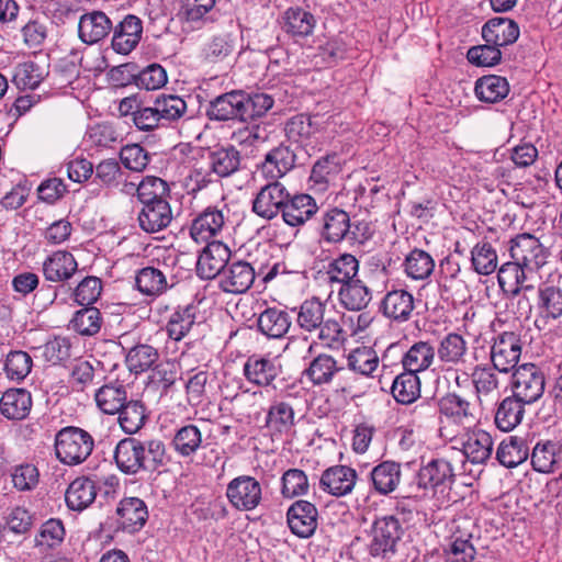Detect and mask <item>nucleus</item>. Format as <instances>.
Returning <instances> with one entry per match:
<instances>
[{"label": "nucleus", "instance_id": "1", "mask_svg": "<svg viewBox=\"0 0 562 562\" xmlns=\"http://www.w3.org/2000/svg\"><path fill=\"white\" fill-rule=\"evenodd\" d=\"M114 461L119 470L127 475L140 472L153 473L166 465V446L160 439L140 441L134 437L120 440L114 450Z\"/></svg>", "mask_w": 562, "mask_h": 562}, {"label": "nucleus", "instance_id": "2", "mask_svg": "<svg viewBox=\"0 0 562 562\" xmlns=\"http://www.w3.org/2000/svg\"><path fill=\"white\" fill-rule=\"evenodd\" d=\"M93 447V437L79 427H64L55 437L56 457L67 465H77L86 461L91 454Z\"/></svg>", "mask_w": 562, "mask_h": 562}, {"label": "nucleus", "instance_id": "3", "mask_svg": "<svg viewBox=\"0 0 562 562\" xmlns=\"http://www.w3.org/2000/svg\"><path fill=\"white\" fill-rule=\"evenodd\" d=\"M400 520L394 516L378 518L371 530L369 554L381 560H391L396 553V547L403 536Z\"/></svg>", "mask_w": 562, "mask_h": 562}, {"label": "nucleus", "instance_id": "4", "mask_svg": "<svg viewBox=\"0 0 562 562\" xmlns=\"http://www.w3.org/2000/svg\"><path fill=\"white\" fill-rule=\"evenodd\" d=\"M361 225L352 224L349 214L339 207L326 210L321 217L319 236L329 244H338L345 239L361 241L367 234H359Z\"/></svg>", "mask_w": 562, "mask_h": 562}, {"label": "nucleus", "instance_id": "5", "mask_svg": "<svg viewBox=\"0 0 562 562\" xmlns=\"http://www.w3.org/2000/svg\"><path fill=\"white\" fill-rule=\"evenodd\" d=\"M464 431L462 449H459L464 457L461 474H468L474 479L481 472V464L490 458L493 441L490 434L477 427Z\"/></svg>", "mask_w": 562, "mask_h": 562}, {"label": "nucleus", "instance_id": "6", "mask_svg": "<svg viewBox=\"0 0 562 562\" xmlns=\"http://www.w3.org/2000/svg\"><path fill=\"white\" fill-rule=\"evenodd\" d=\"M453 469L452 465L445 460H432L426 467H423L412 482V488L416 487L415 496L420 492L428 488L435 490L449 502L451 499L452 484H453Z\"/></svg>", "mask_w": 562, "mask_h": 562}, {"label": "nucleus", "instance_id": "7", "mask_svg": "<svg viewBox=\"0 0 562 562\" xmlns=\"http://www.w3.org/2000/svg\"><path fill=\"white\" fill-rule=\"evenodd\" d=\"M510 387L513 395L527 405L536 403L544 393L546 376L535 363H524L512 374Z\"/></svg>", "mask_w": 562, "mask_h": 562}, {"label": "nucleus", "instance_id": "8", "mask_svg": "<svg viewBox=\"0 0 562 562\" xmlns=\"http://www.w3.org/2000/svg\"><path fill=\"white\" fill-rule=\"evenodd\" d=\"M290 192L280 181H265L251 203V211L266 221L282 214Z\"/></svg>", "mask_w": 562, "mask_h": 562}, {"label": "nucleus", "instance_id": "9", "mask_svg": "<svg viewBox=\"0 0 562 562\" xmlns=\"http://www.w3.org/2000/svg\"><path fill=\"white\" fill-rule=\"evenodd\" d=\"M226 497L236 510L251 512L262 501V487L254 476L239 475L227 484Z\"/></svg>", "mask_w": 562, "mask_h": 562}, {"label": "nucleus", "instance_id": "10", "mask_svg": "<svg viewBox=\"0 0 562 562\" xmlns=\"http://www.w3.org/2000/svg\"><path fill=\"white\" fill-rule=\"evenodd\" d=\"M296 155L283 144L272 148L256 167V177L262 181H280L295 166Z\"/></svg>", "mask_w": 562, "mask_h": 562}, {"label": "nucleus", "instance_id": "11", "mask_svg": "<svg viewBox=\"0 0 562 562\" xmlns=\"http://www.w3.org/2000/svg\"><path fill=\"white\" fill-rule=\"evenodd\" d=\"M521 355L520 337L514 331H504L494 338L491 348L493 368L502 373H508L517 368Z\"/></svg>", "mask_w": 562, "mask_h": 562}, {"label": "nucleus", "instance_id": "12", "mask_svg": "<svg viewBox=\"0 0 562 562\" xmlns=\"http://www.w3.org/2000/svg\"><path fill=\"white\" fill-rule=\"evenodd\" d=\"M510 257L527 269H539L549 256L547 248L531 234H519L510 240Z\"/></svg>", "mask_w": 562, "mask_h": 562}, {"label": "nucleus", "instance_id": "13", "mask_svg": "<svg viewBox=\"0 0 562 562\" xmlns=\"http://www.w3.org/2000/svg\"><path fill=\"white\" fill-rule=\"evenodd\" d=\"M437 389L449 390L457 385V333H450L440 341L438 349Z\"/></svg>", "mask_w": 562, "mask_h": 562}, {"label": "nucleus", "instance_id": "14", "mask_svg": "<svg viewBox=\"0 0 562 562\" xmlns=\"http://www.w3.org/2000/svg\"><path fill=\"white\" fill-rule=\"evenodd\" d=\"M231 255V249L224 243H209L198 258V276L204 280L220 279L221 273L229 263Z\"/></svg>", "mask_w": 562, "mask_h": 562}, {"label": "nucleus", "instance_id": "15", "mask_svg": "<svg viewBox=\"0 0 562 562\" xmlns=\"http://www.w3.org/2000/svg\"><path fill=\"white\" fill-rule=\"evenodd\" d=\"M281 372L282 367L276 360L260 355L249 356L243 367L245 379L259 387L272 386Z\"/></svg>", "mask_w": 562, "mask_h": 562}, {"label": "nucleus", "instance_id": "16", "mask_svg": "<svg viewBox=\"0 0 562 562\" xmlns=\"http://www.w3.org/2000/svg\"><path fill=\"white\" fill-rule=\"evenodd\" d=\"M255 278L254 267L247 261L238 260L227 265L221 273L218 286L226 293L243 294L250 289Z\"/></svg>", "mask_w": 562, "mask_h": 562}, {"label": "nucleus", "instance_id": "17", "mask_svg": "<svg viewBox=\"0 0 562 562\" xmlns=\"http://www.w3.org/2000/svg\"><path fill=\"white\" fill-rule=\"evenodd\" d=\"M173 215L168 200H156L148 204H142L137 215L139 228L154 234L164 231L172 222Z\"/></svg>", "mask_w": 562, "mask_h": 562}, {"label": "nucleus", "instance_id": "18", "mask_svg": "<svg viewBox=\"0 0 562 562\" xmlns=\"http://www.w3.org/2000/svg\"><path fill=\"white\" fill-rule=\"evenodd\" d=\"M532 469L539 473H554L561 468L562 442L555 439L539 440L530 454Z\"/></svg>", "mask_w": 562, "mask_h": 562}, {"label": "nucleus", "instance_id": "19", "mask_svg": "<svg viewBox=\"0 0 562 562\" xmlns=\"http://www.w3.org/2000/svg\"><path fill=\"white\" fill-rule=\"evenodd\" d=\"M286 516L291 531L297 537L308 538L315 532L318 512L314 504L296 501L290 506Z\"/></svg>", "mask_w": 562, "mask_h": 562}, {"label": "nucleus", "instance_id": "20", "mask_svg": "<svg viewBox=\"0 0 562 562\" xmlns=\"http://www.w3.org/2000/svg\"><path fill=\"white\" fill-rule=\"evenodd\" d=\"M318 211V205L313 196L306 193L289 195L282 211L283 222L291 227L303 226Z\"/></svg>", "mask_w": 562, "mask_h": 562}, {"label": "nucleus", "instance_id": "21", "mask_svg": "<svg viewBox=\"0 0 562 562\" xmlns=\"http://www.w3.org/2000/svg\"><path fill=\"white\" fill-rule=\"evenodd\" d=\"M244 91L233 90L212 100L206 115L212 121L238 120L243 122Z\"/></svg>", "mask_w": 562, "mask_h": 562}, {"label": "nucleus", "instance_id": "22", "mask_svg": "<svg viewBox=\"0 0 562 562\" xmlns=\"http://www.w3.org/2000/svg\"><path fill=\"white\" fill-rule=\"evenodd\" d=\"M357 481V472L347 465H335L326 469L321 476V488L340 497L352 492Z\"/></svg>", "mask_w": 562, "mask_h": 562}, {"label": "nucleus", "instance_id": "23", "mask_svg": "<svg viewBox=\"0 0 562 562\" xmlns=\"http://www.w3.org/2000/svg\"><path fill=\"white\" fill-rule=\"evenodd\" d=\"M172 285V276L168 277L159 267L147 266L137 270L135 274V286L143 295L146 296H160Z\"/></svg>", "mask_w": 562, "mask_h": 562}, {"label": "nucleus", "instance_id": "24", "mask_svg": "<svg viewBox=\"0 0 562 562\" xmlns=\"http://www.w3.org/2000/svg\"><path fill=\"white\" fill-rule=\"evenodd\" d=\"M142 33V20L136 15L128 14L113 29V49L123 55L131 53L139 43Z\"/></svg>", "mask_w": 562, "mask_h": 562}, {"label": "nucleus", "instance_id": "25", "mask_svg": "<svg viewBox=\"0 0 562 562\" xmlns=\"http://www.w3.org/2000/svg\"><path fill=\"white\" fill-rule=\"evenodd\" d=\"M519 33L518 24L508 18L490 19L482 27V37L498 47L514 44Z\"/></svg>", "mask_w": 562, "mask_h": 562}, {"label": "nucleus", "instance_id": "26", "mask_svg": "<svg viewBox=\"0 0 562 562\" xmlns=\"http://www.w3.org/2000/svg\"><path fill=\"white\" fill-rule=\"evenodd\" d=\"M359 271V261L351 254H340L337 258L331 259L324 267V276L327 282L339 288L353 281Z\"/></svg>", "mask_w": 562, "mask_h": 562}, {"label": "nucleus", "instance_id": "27", "mask_svg": "<svg viewBox=\"0 0 562 562\" xmlns=\"http://www.w3.org/2000/svg\"><path fill=\"white\" fill-rule=\"evenodd\" d=\"M120 526L128 531H138L146 524L148 510L145 502L138 497H126L116 508Z\"/></svg>", "mask_w": 562, "mask_h": 562}, {"label": "nucleus", "instance_id": "28", "mask_svg": "<svg viewBox=\"0 0 562 562\" xmlns=\"http://www.w3.org/2000/svg\"><path fill=\"white\" fill-rule=\"evenodd\" d=\"M113 29L111 20L101 11L83 14L79 20L78 32L83 43L94 44L103 40Z\"/></svg>", "mask_w": 562, "mask_h": 562}, {"label": "nucleus", "instance_id": "29", "mask_svg": "<svg viewBox=\"0 0 562 562\" xmlns=\"http://www.w3.org/2000/svg\"><path fill=\"white\" fill-rule=\"evenodd\" d=\"M413 295L403 289L389 291L382 300L383 314L395 322H406L414 311Z\"/></svg>", "mask_w": 562, "mask_h": 562}, {"label": "nucleus", "instance_id": "30", "mask_svg": "<svg viewBox=\"0 0 562 562\" xmlns=\"http://www.w3.org/2000/svg\"><path fill=\"white\" fill-rule=\"evenodd\" d=\"M525 269L517 261L513 260L501 266L497 273L499 288L507 295L516 296L521 291H532L533 285L525 284L527 277Z\"/></svg>", "mask_w": 562, "mask_h": 562}, {"label": "nucleus", "instance_id": "31", "mask_svg": "<svg viewBox=\"0 0 562 562\" xmlns=\"http://www.w3.org/2000/svg\"><path fill=\"white\" fill-rule=\"evenodd\" d=\"M292 325L288 312L269 307L261 312L257 319L259 331L268 338L279 339L285 336Z\"/></svg>", "mask_w": 562, "mask_h": 562}, {"label": "nucleus", "instance_id": "32", "mask_svg": "<svg viewBox=\"0 0 562 562\" xmlns=\"http://www.w3.org/2000/svg\"><path fill=\"white\" fill-rule=\"evenodd\" d=\"M240 164V151L233 145L216 147L209 153L210 169L220 178H226L237 172Z\"/></svg>", "mask_w": 562, "mask_h": 562}, {"label": "nucleus", "instance_id": "33", "mask_svg": "<svg viewBox=\"0 0 562 562\" xmlns=\"http://www.w3.org/2000/svg\"><path fill=\"white\" fill-rule=\"evenodd\" d=\"M526 405L513 394L503 398L495 412L496 427L505 432L515 429L522 422Z\"/></svg>", "mask_w": 562, "mask_h": 562}, {"label": "nucleus", "instance_id": "34", "mask_svg": "<svg viewBox=\"0 0 562 562\" xmlns=\"http://www.w3.org/2000/svg\"><path fill=\"white\" fill-rule=\"evenodd\" d=\"M401 477V464L394 461H383L375 465L370 473L373 490L380 495H389L394 492Z\"/></svg>", "mask_w": 562, "mask_h": 562}, {"label": "nucleus", "instance_id": "35", "mask_svg": "<svg viewBox=\"0 0 562 562\" xmlns=\"http://www.w3.org/2000/svg\"><path fill=\"white\" fill-rule=\"evenodd\" d=\"M295 424L292 405L286 401H274L267 411L265 426L272 435H285Z\"/></svg>", "mask_w": 562, "mask_h": 562}, {"label": "nucleus", "instance_id": "36", "mask_svg": "<svg viewBox=\"0 0 562 562\" xmlns=\"http://www.w3.org/2000/svg\"><path fill=\"white\" fill-rule=\"evenodd\" d=\"M198 307L194 304L178 306L169 316L165 330L175 340H182L195 325Z\"/></svg>", "mask_w": 562, "mask_h": 562}, {"label": "nucleus", "instance_id": "37", "mask_svg": "<svg viewBox=\"0 0 562 562\" xmlns=\"http://www.w3.org/2000/svg\"><path fill=\"white\" fill-rule=\"evenodd\" d=\"M31 406V393L24 389H10L0 398V412L8 419L25 418Z\"/></svg>", "mask_w": 562, "mask_h": 562}, {"label": "nucleus", "instance_id": "38", "mask_svg": "<svg viewBox=\"0 0 562 562\" xmlns=\"http://www.w3.org/2000/svg\"><path fill=\"white\" fill-rule=\"evenodd\" d=\"M225 223L222 211L215 207H207L194 218L190 234L195 241H206L216 236Z\"/></svg>", "mask_w": 562, "mask_h": 562}, {"label": "nucleus", "instance_id": "39", "mask_svg": "<svg viewBox=\"0 0 562 562\" xmlns=\"http://www.w3.org/2000/svg\"><path fill=\"white\" fill-rule=\"evenodd\" d=\"M97 487L89 477H77L68 486L65 499L71 510L81 512L89 507L95 499Z\"/></svg>", "mask_w": 562, "mask_h": 562}, {"label": "nucleus", "instance_id": "40", "mask_svg": "<svg viewBox=\"0 0 562 562\" xmlns=\"http://www.w3.org/2000/svg\"><path fill=\"white\" fill-rule=\"evenodd\" d=\"M315 25V16L301 8H289L282 16V29L294 38L310 36Z\"/></svg>", "mask_w": 562, "mask_h": 562}, {"label": "nucleus", "instance_id": "41", "mask_svg": "<svg viewBox=\"0 0 562 562\" xmlns=\"http://www.w3.org/2000/svg\"><path fill=\"white\" fill-rule=\"evenodd\" d=\"M77 261L68 251H56L43 263V272L47 280L61 282L71 278L77 270Z\"/></svg>", "mask_w": 562, "mask_h": 562}, {"label": "nucleus", "instance_id": "42", "mask_svg": "<svg viewBox=\"0 0 562 562\" xmlns=\"http://www.w3.org/2000/svg\"><path fill=\"white\" fill-rule=\"evenodd\" d=\"M338 371L336 359L326 353L314 358L303 371V375L314 385L321 386L334 381Z\"/></svg>", "mask_w": 562, "mask_h": 562}, {"label": "nucleus", "instance_id": "43", "mask_svg": "<svg viewBox=\"0 0 562 562\" xmlns=\"http://www.w3.org/2000/svg\"><path fill=\"white\" fill-rule=\"evenodd\" d=\"M338 296L341 305L348 311H361L372 300L371 290L359 279L339 288Z\"/></svg>", "mask_w": 562, "mask_h": 562}, {"label": "nucleus", "instance_id": "44", "mask_svg": "<svg viewBox=\"0 0 562 562\" xmlns=\"http://www.w3.org/2000/svg\"><path fill=\"white\" fill-rule=\"evenodd\" d=\"M474 91L479 100L496 103L507 97L509 83L506 78L501 76H483L476 80Z\"/></svg>", "mask_w": 562, "mask_h": 562}, {"label": "nucleus", "instance_id": "45", "mask_svg": "<svg viewBox=\"0 0 562 562\" xmlns=\"http://www.w3.org/2000/svg\"><path fill=\"white\" fill-rule=\"evenodd\" d=\"M202 432L193 424H188L176 430L171 447L182 458H189L202 447Z\"/></svg>", "mask_w": 562, "mask_h": 562}, {"label": "nucleus", "instance_id": "46", "mask_svg": "<svg viewBox=\"0 0 562 562\" xmlns=\"http://www.w3.org/2000/svg\"><path fill=\"white\" fill-rule=\"evenodd\" d=\"M326 316V304L317 297L305 300L296 313L297 326L306 331L314 333L319 328L323 318Z\"/></svg>", "mask_w": 562, "mask_h": 562}, {"label": "nucleus", "instance_id": "47", "mask_svg": "<svg viewBox=\"0 0 562 562\" xmlns=\"http://www.w3.org/2000/svg\"><path fill=\"white\" fill-rule=\"evenodd\" d=\"M98 408L108 415L116 414L127 400V393L122 384H105L94 395Z\"/></svg>", "mask_w": 562, "mask_h": 562}, {"label": "nucleus", "instance_id": "48", "mask_svg": "<svg viewBox=\"0 0 562 562\" xmlns=\"http://www.w3.org/2000/svg\"><path fill=\"white\" fill-rule=\"evenodd\" d=\"M391 391L397 403L412 404L420 396V380L417 373L405 370L394 379Z\"/></svg>", "mask_w": 562, "mask_h": 562}, {"label": "nucleus", "instance_id": "49", "mask_svg": "<svg viewBox=\"0 0 562 562\" xmlns=\"http://www.w3.org/2000/svg\"><path fill=\"white\" fill-rule=\"evenodd\" d=\"M528 457L529 448L526 441L518 437H510L508 441H502L496 451V459L508 469L518 467Z\"/></svg>", "mask_w": 562, "mask_h": 562}, {"label": "nucleus", "instance_id": "50", "mask_svg": "<svg viewBox=\"0 0 562 562\" xmlns=\"http://www.w3.org/2000/svg\"><path fill=\"white\" fill-rule=\"evenodd\" d=\"M103 324L101 312L93 306H85L77 311L70 319V327L81 336L97 335Z\"/></svg>", "mask_w": 562, "mask_h": 562}, {"label": "nucleus", "instance_id": "51", "mask_svg": "<svg viewBox=\"0 0 562 562\" xmlns=\"http://www.w3.org/2000/svg\"><path fill=\"white\" fill-rule=\"evenodd\" d=\"M116 414H119L121 428L128 435L136 434L146 422L145 405L137 400H126L123 407Z\"/></svg>", "mask_w": 562, "mask_h": 562}, {"label": "nucleus", "instance_id": "52", "mask_svg": "<svg viewBox=\"0 0 562 562\" xmlns=\"http://www.w3.org/2000/svg\"><path fill=\"white\" fill-rule=\"evenodd\" d=\"M47 75L48 71L46 67L29 60L21 63L15 67L13 81L18 88L34 90Z\"/></svg>", "mask_w": 562, "mask_h": 562}, {"label": "nucleus", "instance_id": "53", "mask_svg": "<svg viewBox=\"0 0 562 562\" xmlns=\"http://www.w3.org/2000/svg\"><path fill=\"white\" fill-rule=\"evenodd\" d=\"M434 348L425 341L414 344L402 359L405 370L418 373L429 368L434 360Z\"/></svg>", "mask_w": 562, "mask_h": 562}, {"label": "nucleus", "instance_id": "54", "mask_svg": "<svg viewBox=\"0 0 562 562\" xmlns=\"http://www.w3.org/2000/svg\"><path fill=\"white\" fill-rule=\"evenodd\" d=\"M538 307L546 319L562 316V290L554 285H543L538 290Z\"/></svg>", "mask_w": 562, "mask_h": 562}, {"label": "nucleus", "instance_id": "55", "mask_svg": "<svg viewBox=\"0 0 562 562\" xmlns=\"http://www.w3.org/2000/svg\"><path fill=\"white\" fill-rule=\"evenodd\" d=\"M156 348L147 344H137L126 355V364L131 372L142 373L149 370L158 360Z\"/></svg>", "mask_w": 562, "mask_h": 562}, {"label": "nucleus", "instance_id": "56", "mask_svg": "<svg viewBox=\"0 0 562 562\" xmlns=\"http://www.w3.org/2000/svg\"><path fill=\"white\" fill-rule=\"evenodd\" d=\"M379 357L371 347H358L347 358L348 368L355 373L370 376L379 367Z\"/></svg>", "mask_w": 562, "mask_h": 562}, {"label": "nucleus", "instance_id": "57", "mask_svg": "<svg viewBox=\"0 0 562 562\" xmlns=\"http://www.w3.org/2000/svg\"><path fill=\"white\" fill-rule=\"evenodd\" d=\"M464 379L459 381V386L475 389V396L480 393L487 394L498 386V380L492 368H480L476 366L471 374L463 372Z\"/></svg>", "mask_w": 562, "mask_h": 562}, {"label": "nucleus", "instance_id": "58", "mask_svg": "<svg viewBox=\"0 0 562 562\" xmlns=\"http://www.w3.org/2000/svg\"><path fill=\"white\" fill-rule=\"evenodd\" d=\"M161 126L178 121L187 112L186 101L176 94L158 97L155 101Z\"/></svg>", "mask_w": 562, "mask_h": 562}, {"label": "nucleus", "instance_id": "59", "mask_svg": "<svg viewBox=\"0 0 562 562\" xmlns=\"http://www.w3.org/2000/svg\"><path fill=\"white\" fill-rule=\"evenodd\" d=\"M406 274L414 280H424L428 278L435 268L431 256L420 249H414L406 257L405 262Z\"/></svg>", "mask_w": 562, "mask_h": 562}, {"label": "nucleus", "instance_id": "60", "mask_svg": "<svg viewBox=\"0 0 562 562\" xmlns=\"http://www.w3.org/2000/svg\"><path fill=\"white\" fill-rule=\"evenodd\" d=\"M243 101V122L254 121L267 114L273 106L274 100L267 93L246 94Z\"/></svg>", "mask_w": 562, "mask_h": 562}, {"label": "nucleus", "instance_id": "61", "mask_svg": "<svg viewBox=\"0 0 562 562\" xmlns=\"http://www.w3.org/2000/svg\"><path fill=\"white\" fill-rule=\"evenodd\" d=\"M137 198L142 204L156 202V200H167L169 187L167 182L157 177L144 178L136 188Z\"/></svg>", "mask_w": 562, "mask_h": 562}, {"label": "nucleus", "instance_id": "62", "mask_svg": "<svg viewBox=\"0 0 562 562\" xmlns=\"http://www.w3.org/2000/svg\"><path fill=\"white\" fill-rule=\"evenodd\" d=\"M65 527L60 519L50 518L42 524L37 536L35 537V546L44 549H54L64 541Z\"/></svg>", "mask_w": 562, "mask_h": 562}, {"label": "nucleus", "instance_id": "63", "mask_svg": "<svg viewBox=\"0 0 562 562\" xmlns=\"http://www.w3.org/2000/svg\"><path fill=\"white\" fill-rule=\"evenodd\" d=\"M471 262L479 274L488 276L497 268L496 251L488 243L477 244L471 251Z\"/></svg>", "mask_w": 562, "mask_h": 562}, {"label": "nucleus", "instance_id": "64", "mask_svg": "<svg viewBox=\"0 0 562 562\" xmlns=\"http://www.w3.org/2000/svg\"><path fill=\"white\" fill-rule=\"evenodd\" d=\"M281 494L285 498L302 496L308 492V479L300 469H289L282 475Z\"/></svg>", "mask_w": 562, "mask_h": 562}]
</instances>
